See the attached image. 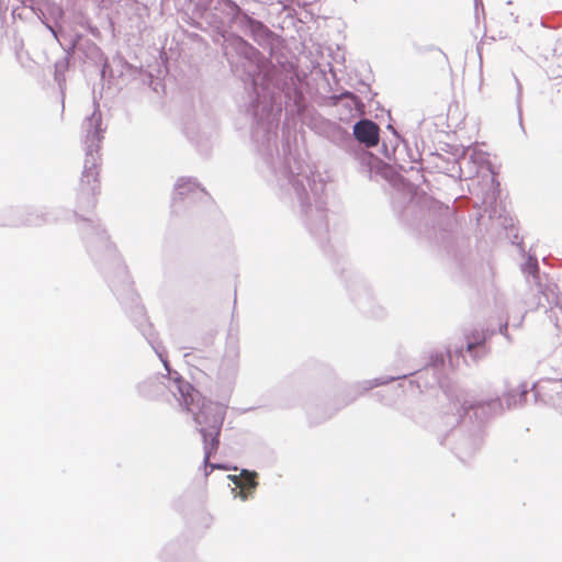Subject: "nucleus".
<instances>
[{
  "label": "nucleus",
  "mask_w": 562,
  "mask_h": 562,
  "mask_svg": "<svg viewBox=\"0 0 562 562\" xmlns=\"http://www.w3.org/2000/svg\"><path fill=\"white\" fill-rule=\"evenodd\" d=\"M257 473L243 471L239 479L235 481L236 485L240 488V496L243 499L248 497L257 486Z\"/></svg>",
  "instance_id": "4"
},
{
  "label": "nucleus",
  "mask_w": 562,
  "mask_h": 562,
  "mask_svg": "<svg viewBox=\"0 0 562 562\" xmlns=\"http://www.w3.org/2000/svg\"><path fill=\"white\" fill-rule=\"evenodd\" d=\"M353 135L367 147H373L379 143V127L369 120L358 122L353 127Z\"/></svg>",
  "instance_id": "3"
},
{
  "label": "nucleus",
  "mask_w": 562,
  "mask_h": 562,
  "mask_svg": "<svg viewBox=\"0 0 562 562\" xmlns=\"http://www.w3.org/2000/svg\"><path fill=\"white\" fill-rule=\"evenodd\" d=\"M179 392L181 394L182 405L187 411L193 413L198 424H209L210 430L201 429L204 440V464L209 465V460L220 446V434L224 420V406L206 401L189 383H180Z\"/></svg>",
  "instance_id": "1"
},
{
  "label": "nucleus",
  "mask_w": 562,
  "mask_h": 562,
  "mask_svg": "<svg viewBox=\"0 0 562 562\" xmlns=\"http://www.w3.org/2000/svg\"><path fill=\"white\" fill-rule=\"evenodd\" d=\"M485 337L482 333H476L473 335V340H470L468 337L467 341V350L471 352L475 347L483 346Z\"/></svg>",
  "instance_id": "5"
},
{
  "label": "nucleus",
  "mask_w": 562,
  "mask_h": 562,
  "mask_svg": "<svg viewBox=\"0 0 562 562\" xmlns=\"http://www.w3.org/2000/svg\"><path fill=\"white\" fill-rule=\"evenodd\" d=\"M100 119L90 117L88 120V125L90 127H94L92 132H90L87 136L89 145V151L87 153V157L85 160L83 171L79 179L78 188H77V198L78 200L86 205H94L97 201V195L100 193V180H99V160L100 157L93 154V146L95 147V153H98L102 135L100 130Z\"/></svg>",
  "instance_id": "2"
},
{
  "label": "nucleus",
  "mask_w": 562,
  "mask_h": 562,
  "mask_svg": "<svg viewBox=\"0 0 562 562\" xmlns=\"http://www.w3.org/2000/svg\"><path fill=\"white\" fill-rule=\"evenodd\" d=\"M341 99H346V100L350 101L349 104H352L358 112H361V108L363 106V104L359 100L358 97H356L352 93H345V94H342Z\"/></svg>",
  "instance_id": "6"
}]
</instances>
